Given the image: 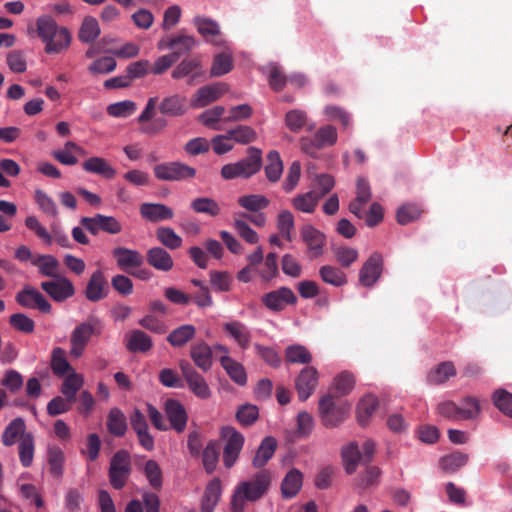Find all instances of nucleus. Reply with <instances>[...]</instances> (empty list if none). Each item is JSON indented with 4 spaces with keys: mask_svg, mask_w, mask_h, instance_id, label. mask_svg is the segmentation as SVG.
<instances>
[{
    "mask_svg": "<svg viewBox=\"0 0 512 512\" xmlns=\"http://www.w3.org/2000/svg\"><path fill=\"white\" fill-rule=\"evenodd\" d=\"M271 480V472L262 469L249 480L238 483L231 499V512H244L246 502L260 500L268 492Z\"/></svg>",
    "mask_w": 512,
    "mask_h": 512,
    "instance_id": "1",
    "label": "nucleus"
},
{
    "mask_svg": "<svg viewBox=\"0 0 512 512\" xmlns=\"http://www.w3.org/2000/svg\"><path fill=\"white\" fill-rule=\"evenodd\" d=\"M36 30L39 38L45 43L44 50L48 54L60 53L70 46V31L66 27L58 26L49 15L40 16L36 20Z\"/></svg>",
    "mask_w": 512,
    "mask_h": 512,
    "instance_id": "2",
    "label": "nucleus"
},
{
    "mask_svg": "<svg viewBox=\"0 0 512 512\" xmlns=\"http://www.w3.org/2000/svg\"><path fill=\"white\" fill-rule=\"evenodd\" d=\"M104 328L103 321L94 315H89L86 321L77 325L70 336V355L80 357L92 336H100Z\"/></svg>",
    "mask_w": 512,
    "mask_h": 512,
    "instance_id": "3",
    "label": "nucleus"
},
{
    "mask_svg": "<svg viewBox=\"0 0 512 512\" xmlns=\"http://www.w3.org/2000/svg\"><path fill=\"white\" fill-rule=\"evenodd\" d=\"M262 165V151L256 147L248 148V156L235 163H229L221 168V176L225 180L250 178L255 175Z\"/></svg>",
    "mask_w": 512,
    "mask_h": 512,
    "instance_id": "4",
    "label": "nucleus"
},
{
    "mask_svg": "<svg viewBox=\"0 0 512 512\" xmlns=\"http://www.w3.org/2000/svg\"><path fill=\"white\" fill-rule=\"evenodd\" d=\"M132 472L131 457L127 450H118L110 460L108 477L111 486L121 490L127 484Z\"/></svg>",
    "mask_w": 512,
    "mask_h": 512,
    "instance_id": "5",
    "label": "nucleus"
},
{
    "mask_svg": "<svg viewBox=\"0 0 512 512\" xmlns=\"http://www.w3.org/2000/svg\"><path fill=\"white\" fill-rule=\"evenodd\" d=\"M337 130L332 125L320 127L313 137H302L300 139L301 151L316 158L318 152L325 147L333 146L337 142Z\"/></svg>",
    "mask_w": 512,
    "mask_h": 512,
    "instance_id": "6",
    "label": "nucleus"
},
{
    "mask_svg": "<svg viewBox=\"0 0 512 512\" xmlns=\"http://www.w3.org/2000/svg\"><path fill=\"white\" fill-rule=\"evenodd\" d=\"M157 180L167 182L189 181L196 176V169L180 161H169L153 167Z\"/></svg>",
    "mask_w": 512,
    "mask_h": 512,
    "instance_id": "7",
    "label": "nucleus"
},
{
    "mask_svg": "<svg viewBox=\"0 0 512 512\" xmlns=\"http://www.w3.org/2000/svg\"><path fill=\"white\" fill-rule=\"evenodd\" d=\"M350 409L349 405H336L333 396L327 394L319 401V413L322 424L326 427H336L342 423Z\"/></svg>",
    "mask_w": 512,
    "mask_h": 512,
    "instance_id": "8",
    "label": "nucleus"
},
{
    "mask_svg": "<svg viewBox=\"0 0 512 512\" xmlns=\"http://www.w3.org/2000/svg\"><path fill=\"white\" fill-rule=\"evenodd\" d=\"M221 437L226 440L223 451V463L229 469L239 457L244 445V436L234 427L225 426L221 429Z\"/></svg>",
    "mask_w": 512,
    "mask_h": 512,
    "instance_id": "9",
    "label": "nucleus"
},
{
    "mask_svg": "<svg viewBox=\"0 0 512 512\" xmlns=\"http://www.w3.org/2000/svg\"><path fill=\"white\" fill-rule=\"evenodd\" d=\"M179 368L185 379L189 390L200 399H208L211 397V389L205 378L196 371L192 364L187 360L179 362Z\"/></svg>",
    "mask_w": 512,
    "mask_h": 512,
    "instance_id": "10",
    "label": "nucleus"
},
{
    "mask_svg": "<svg viewBox=\"0 0 512 512\" xmlns=\"http://www.w3.org/2000/svg\"><path fill=\"white\" fill-rule=\"evenodd\" d=\"M80 224L92 235H97L100 231L116 235L122 232L121 223L114 216L95 214L92 217H82Z\"/></svg>",
    "mask_w": 512,
    "mask_h": 512,
    "instance_id": "11",
    "label": "nucleus"
},
{
    "mask_svg": "<svg viewBox=\"0 0 512 512\" xmlns=\"http://www.w3.org/2000/svg\"><path fill=\"white\" fill-rule=\"evenodd\" d=\"M263 305L270 311L279 312L288 305L295 304L297 297L288 287H280L277 290L265 293L261 297Z\"/></svg>",
    "mask_w": 512,
    "mask_h": 512,
    "instance_id": "12",
    "label": "nucleus"
},
{
    "mask_svg": "<svg viewBox=\"0 0 512 512\" xmlns=\"http://www.w3.org/2000/svg\"><path fill=\"white\" fill-rule=\"evenodd\" d=\"M301 238L307 246V254L310 259H316L323 255L326 245V236L312 225H304L301 228Z\"/></svg>",
    "mask_w": 512,
    "mask_h": 512,
    "instance_id": "13",
    "label": "nucleus"
},
{
    "mask_svg": "<svg viewBox=\"0 0 512 512\" xmlns=\"http://www.w3.org/2000/svg\"><path fill=\"white\" fill-rule=\"evenodd\" d=\"M227 86L224 83H214L199 88L193 97L190 104L193 108H203L209 104L217 101L227 92Z\"/></svg>",
    "mask_w": 512,
    "mask_h": 512,
    "instance_id": "14",
    "label": "nucleus"
},
{
    "mask_svg": "<svg viewBox=\"0 0 512 512\" xmlns=\"http://www.w3.org/2000/svg\"><path fill=\"white\" fill-rule=\"evenodd\" d=\"M41 288L56 302H63L75 294L73 283L64 276L42 282Z\"/></svg>",
    "mask_w": 512,
    "mask_h": 512,
    "instance_id": "15",
    "label": "nucleus"
},
{
    "mask_svg": "<svg viewBox=\"0 0 512 512\" xmlns=\"http://www.w3.org/2000/svg\"><path fill=\"white\" fill-rule=\"evenodd\" d=\"M383 258L378 252H374L363 264L359 272V282L365 287L373 286L382 274Z\"/></svg>",
    "mask_w": 512,
    "mask_h": 512,
    "instance_id": "16",
    "label": "nucleus"
},
{
    "mask_svg": "<svg viewBox=\"0 0 512 512\" xmlns=\"http://www.w3.org/2000/svg\"><path fill=\"white\" fill-rule=\"evenodd\" d=\"M16 301L24 308H38L42 313H50L51 304L35 288L27 286L16 294Z\"/></svg>",
    "mask_w": 512,
    "mask_h": 512,
    "instance_id": "17",
    "label": "nucleus"
},
{
    "mask_svg": "<svg viewBox=\"0 0 512 512\" xmlns=\"http://www.w3.org/2000/svg\"><path fill=\"white\" fill-rule=\"evenodd\" d=\"M318 378V371L312 366H307L301 370L295 381V387L301 401H306L313 394L318 385Z\"/></svg>",
    "mask_w": 512,
    "mask_h": 512,
    "instance_id": "18",
    "label": "nucleus"
},
{
    "mask_svg": "<svg viewBox=\"0 0 512 512\" xmlns=\"http://www.w3.org/2000/svg\"><path fill=\"white\" fill-rule=\"evenodd\" d=\"M111 253L119 269L129 274L132 272V269L139 268L144 262L142 254L137 250L126 247H116Z\"/></svg>",
    "mask_w": 512,
    "mask_h": 512,
    "instance_id": "19",
    "label": "nucleus"
},
{
    "mask_svg": "<svg viewBox=\"0 0 512 512\" xmlns=\"http://www.w3.org/2000/svg\"><path fill=\"white\" fill-rule=\"evenodd\" d=\"M372 193L368 181L358 177L356 181V197L349 203V211L357 218L364 217L363 208L371 200Z\"/></svg>",
    "mask_w": 512,
    "mask_h": 512,
    "instance_id": "20",
    "label": "nucleus"
},
{
    "mask_svg": "<svg viewBox=\"0 0 512 512\" xmlns=\"http://www.w3.org/2000/svg\"><path fill=\"white\" fill-rule=\"evenodd\" d=\"M190 357L200 370L208 372L213 365L212 347L204 340L197 341L190 346Z\"/></svg>",
    "mask_w": 512,
    "mask_h": 512,
    "instance_id": "21",
    "label": "nucleus"
},
{
    "mask_svg": "<svg viewBox=\"0 0 512 512\" xmlns=\"http://www.w3.org/2000/svg\"><path fill=\"white\" fill-rule=\"evenodd\" d=\"M109 291L108 282L101 270L92 273L86 289L85 296L91 302H98L107 297Z\"/></svg>",
    "mask_w": 512,
    "mask_h": 512,
    "instance_id": "22",
    "label": "nucleus"
},
{
    "mask_svg": "<svg viewBox=\"0 0 512 512\" xmlns=\"http://www.w3.org/2000/svg\"><path fill=\"white\" fill-rule=\"evenodd\" d=\"M139 213L144 220L153 223L170 220L174 216L173 209L162 203H142Z\"/></svg>",
    "mask_w": 512,
    "mask_h": 512,
    "instance_id": "23",
    "label": "nucleus"
},
{
    "mask_svg": "<svg viewBox=\"0 0 512 512\" xmlns=\"http://www.w3.org/2000/svg\"><path fill=\"white\" fill-rule=\"evenodd\" d=\"M165 412L171 427L177 433L183 432L188 419L184 406L177 400L168 399L165 402Z\"/></svg>",
    "mask_w": 512,
    "mask_h": 512,
    "instance_id": "24",
    "label": "nucleus"
},
{
    "mask_svg": "<svg viewBox=\"0 0 512 512\" xmlns=\"http://www.w3.org/2000/svg\"><path fill=\"white\" fill-rule=\"evenodd\" d=\"M223 330L241 349L246 350L249 348L252 335L249 328L243 322L238 320L226 322L223 324Z\"/></svg>",
    "mask_w": 512,
    "mask_h": 512,
    "instance_id": "25",
    "label": "nucleus"
},
{
    "mask_svg": "<svg viewBox=\"0 0 512 512\" xmlns=\"http://www.w3.org/2000/svg\"><path fill=\"white\" fill-rule=\"evenodd\" d=\"M202 64L198 56L187 57L183 59L172 71L173 79H181L190 76L189 84H193L194 80L202 75Z\"/></svg>",
    "mask_w": 512,
    "mask_h": 512,
    "instance_id": "26",
    "label": "nucleus"
},
{
    "mask_svg": "<svg viewBox=\"0 0 512 512\" xmlns=\"http://www.w3.org/2000/svg\"><path fill=\"white\" fill-rule=\"evenodd\" d=\"M222 494V485L219 478L212 479L205 487L201 500V512H213Z\"/></svg>",
    "mask_w": 512,
    "mask_h": 512,
    "instance_id": "27",
    "label": "nucleus"
},
{
    "mask_svg": "<svg viewBox=\"0 0 512 512\" xmlns=\"http://www.w3.org/2000/svg\"><path fill=\"white\" fill-rule=\"evenodd\" d=\"M82 168L88 173L102 176L105 179H113L116 176V170L112 165L102 157H90L82 163Z\"/></svg>",
    "mask_w": 512,
    "mask_h": 512,
    "instance_id": "28",
    "label": "nucleus"
},
{
    "mask_svg": "<svg viewBox=\"0 0 512 512\" xmlns=\"http://www.w3.org/2000/svg\"><path fill=\"white\" fill-rule=\"evenodd\" d=\"M219 362L230 379L239 386L247 384V373L244 366L230 356H221Z\"/></svg>",
    "mask_w": 512,
    "mask_h": 512,
    "instance_id": "29",
    "label": "nucleus"
},
{
    "mask_svg": "<svg viewBox=\"0 0 512 512\" xmlns=\"http://www.w3.org/2000/svg\"><path fill=\"white\" fill-rule=\"evenodd\" d=\"M28 433L29 432H26L25 421L21 417H17L13 419L4 429L1 435V442L4 446L10 447L17 441L20 442V439H22L23 436L27 435Z\"/></svg>",
    "mask_w": 512,
    "mask_h": 512,
    "instance_id": "30",
    "label": "nucleus"
},
{
    "mask_svg": "<svg viewBox=\"0 0 512 512\" xmlns=\"http://www.w3.org/2000/svg\"><path fill=\"white\" fill-rule=\"evenodd\" d=\"M32 264L38 267L39 273L45 277L57 279L62 277L59 274L60 263L58 259L50 254H41L34 257Z\"/></svg>",
    "mask_w": 512,
    "mask_h": 512,
    "instance_id": "31",
    "label": "nucleus"
},
{
    "mask_svg": "<svg viewBox=\"0 0 512 512\" xmlns=\"http://www.w3.org/2000/svg\"><path fill=\"white\" fill-rule=\"evenodd\" d=\"M106 426L111 435L123 437L128 429L127 418L118 407H113L108 412Z\"/></svg>",
    "mask_w": 512,
    "mask_h": 512,
    "instance_id": "32",
    "label": "nucleus"
},
{
    "mask_svg": "<svg viewBox=\"0 0 512 512\" xmlns=\"http://www.w3.org/2000/svg\"><path fill=\"white\" fill-rule=\"evenodd\" d=\"M147 262L150 266L160 271H169L174 262L171 255L161 247H153L147 251Z\"/></svg>",
    "mask_w": 512,
    "mask_h": 512,
    "instance_id": "33",
    "label": "nucleus"
},
{
    "mask_svg": "<svg viewBox=\"0 0 512 512\" xmlns=\"http://www.w3.org/2000/svg\"><path fill=\"white\" fill-rule=\"evenodd\" d=\"M277 448L276 439L272 436L265 437L260 446L258 447L256 454L252 460V465L255 468L264 467L268 461L273 457Z\"/></svg>",
    "mask_w": 512,
    "mask_h": 512,
    "instance_id": "34",
    "label": "nucleus"
},
{
    "mask_svg": "<svg viewBox=\"0 0 512 512\" xmlns=\"http://www.w3.org/2000/svg\"><path fill=\"white\" fill-rule=\"evenodd\" d=\"M303 483V475L298 469H291L281 483V493L286 499L295 497Z\"/></svg>",
    "mask_w": 512,
    "mask_h": 512,
    "instance_id": "35",
    "label": "nucleus"
},
{
    "mask_svg": "<svg viewBox=\"0 0 512 512\" xmlns=\"http://www.w3.org/2000/svg\"><path fill=\"white\" fill-rule=\"evenodd\" d=\"M196 332V327L192 324L181 325L169 333L167 341L171 346L180 348L190 342L195 337Z\"/></svg>",
    "mask_w": 512,
    "mask_h": 512,
    "instance_id": "36",
    "label": "nucleus"
},
{
    "mask_svg": "<svg viewBox=\"0 0 512 512\" xmlns=\"http://www.w3.org/2000/svg\"><path fill=\"white\" fill-rule=\"evenodd\" d=\"M319 276L324 283L334 287H342L348 282L346 273L341 268L333 265L321 266Z\"/></svg>",
    "mask_w": 512,
    "mask_h": 512,
    "instance_id": "37",
    "label": "nucleus"
},
{
    "mask_svg": "<svg viewBox=\"0 0 512 512\" xmlns=\"http://www.w3.org/2000/svg\"><path fill=\"white\" fill-rule=\"evenodd\" d=\"M378 399L373 395H365L357 405V420L364 427L366 426L376 409L378 408Z\"/></svg>",
    "mask_w": 512,
    "mask_h": 512,
    "instance_id": "38",
    "label": "nucleus"
},
{
    "mask_svg": "<svg viewBox=\"0 0 512 512\" xmlns=\"http://www.w3.org/2000/svg\"><path fill=\"white\" fill-rule=\"evenodd\" d=\"M159 111L168 116H180L186 112V98L178 94L166 97L159 105Z\"/></svg>",
    "mask_w": 512,
    "mask_h": 512,
    "instance_id": "39",
    "label": "nucleus"
},
{
    "mask_svg": "<svg viewBox=\"0 0 512 512\" xmlns=\"http://www.w3.org/2000/svg\"><path fill=\"white\" fill-rule=\"evenodd\" d=\"M196 44L197 41L193 36L179 34L173 36V39L169 45L170 49L172 50V54L177 60H179L181 56L191 52L195 48Z\"/></svg>",
    "mask_w": 512,
    "mask_h": 512,
    "instance_id": "40",
    "label": "nucleus"
},
{
    "mask_svg": "<svg viewBox=\"0 0 512 512\" xmlns=\"http://www.w3.org/2000/svg\"><path fill=\"white\" fill-rule=\"evenodd\" d=\"M51 369L54 375L62 377L74 372L73 367L66 359V352L63 348L55 347L51 353Z\"/></svg>",
    "mask_w": 512,
    "mask_h": 512,
    "instance_id": "41",
    "label": "nucleus"
},
{
    "mask_svg": "<svg viewBox=\"0 0 512 512\" xmlns=\"http://www.w3.org/2000/svg\"><path fill=\"white\" fill-rule=\"evenodd\" d=\"M456 375V369L452 362L446 361L437 365L427 376L430 384L439 385L445 383L451 377Z\"/></svg>",
    "mask_w": 512,
    "mask_h": 512,
    "instance_id": "42",
    "label": "nucleus"
},
{
    "mask_svg": "<svg viewBox=\"0 0 512 512\" xmlns=\"http://www.w3.org/2000/svg\"><path fill=\"white\" fill-rule=\"evenodd\" d=\"M152 345V339L149 335L141 330H134L128 338L126 347L130 352L136 353L147 352L152 348Z\"/></svg>",
    "mask_w": 512,
    "mask_h": 512,
    "instance_id": "43",
    "label": "nucleus"
},
{
    "mask_svg": "<svg viewBox=\"0 0 512 512\" xmlns=\"http://www.w3.org/2000/svg\"><path fill=\"white\" fill-rule=\"evenodd\" d=\"M35 451L34 436L32 433L24 435L18 445L19 460L23 467L28 468L33 463Z\"/></svg>",
    "mask_w": 512,
    "mask_h": 512,
    "instance_id": "44",
    "label": "nucleus"
},
{
    "mask_svg": "<svg viewBox=\"0 0 512 512\" xmlns=\"http://www.w3.org/2000/svg\"><path fill=\"white\" fill-rule=\"evenodd\" d=\"M83 384V376L76 372H72L64 379L61 386V392L66 398H68V401L75 402L77 392L82 388Z\"/></svg>",
    "mask_w": 512,
    "mask_h": 512,
    "instance_id": "45",
    "label": "nucleus"
},
{
    "mask_svg": "<svg viewBox=\"0 0 512 512\" xmlns=\"http://www.w3.org/2000/svg\"><path fill=\"white\" fill-rule=\"evenodd\" d=\"M240 207L250 212H259L266 209L270 205V200L261 194H249L238 198Z\"/></svg>",
    "mask_w": 512,
    "mask_h": 512,
    "instance_id": "46",
    "label": "nucleus"
},
{
    "mask_svg": "<svg viewBox=\"0 0 512 512\" xmlns=\"http://www.w3.org/2000/svg\"><path fill=\"white\" fill-rule=\"evenodd\" d=\"M285 360L291 364H310L312 362V354L303 345H290L285 350Z\"/></svg>",
    "mask_w": 512,
    "mask_h": 512,
    "instance_id": "47",
    "label": "nucleus"
},
{
    "mask_svg": "<svg viewBox=\"0 0 512 512\" xmlns=\"http://www.w3.org/2000/svg\"><path fill=\"white\" fill-rule=\"evenodd\" d=\"M233 68V58L230 53L222 52L214 56L210 75L211 77H220L229 73Z\"/></svg>",
    "mask_w": 512,
    "mask_h": 512,
    "instance_id": "48",
    "label": "nucleus"
},
{
    "mask_svg": "<svg viewBox=\"0 0 512 512\" xmlns=\"http://www.w3.org/2000/svg\"><path fill=\"white\" fill-rule=\"evenodd\" d=\"M268 164L265 166V175L270 182H277L283 172V163L280 154L272 150L267 154Z\"/></svg>",
    "mask_w": 512,
    "mask_h": 512,
    "instance_id": "49",
    "label": "nucleus"
},
{
    "mask_svg": "<svg viewBox=\"0 0 512 512\" xmlns=\"http://www.w3.org/2000/svg\"><path fill=\"white\" fill-rule=\"evenodd\" d=\"M468 459L469 457L467 454L455 451L440 459V467L447 473H454L459 468L466 465Z\"/></svg>",
    "mask_w": 512,
    "mask_h": 512,
    "instance_id": "50",
    "label": "nucleus"
},
{
    "mask_svg": "<svg viewBox=\"0 0 512 512\" xmlns=\"http://www.w3.org/2000/svg\"><path fill=\"white\" fill-rule=\"evenodd\" d=\"M460 408V419L463 420H474L481 413V406L477 398L473 396L464 397L458 404Z\"/></svg>",
    "mask_w": 512,
    "mask_h": 512,
    "instance_id": "51",
    "label": "nucleus"
},
{
    "mask_svg": "<svg viewBox=\"0 0 512 512\" xmlns=\"http://www.w3.org/2000/svg\"><path fill=\"white\" fill-rule=\"evenodd\" d=\"M191 209L196 213L207 214L211 217L218 216L221 212L219 204L212 198L199 197L191 201Z\"/></svg>",
    "mask_w": 512,
    "mask_h": 512,
    "instance_id": "52",
    "label": "nucleus"
},
{
    "mask_svg": "<svg viewBox=\"0 0 512 512\" xmlns=\"http://www.w3.org/2000/svg\"><path fill=\"white\" fill-rule=\"evenodd\" d=\"M99 35L98 21L92 16L85 17L79 30V40L84 43H92Z\"/></svg>",
    "mask_w": 512,
    "mask_h": 512,
    "instance_id": "53",
    "label": "nucleus"
},
{
    "mask_svg": "<svg viewBox=\"0 0 512 512\" xmlns=\"http://www.w3.org/2000/svg\"><path fill=\"white\" fill-rule=\"evenodd\" d=\"M345 470L348 474L356 471L358 463L362 460V453L356 443H350L342 451Z\"/></svg>",
    "mask_w": 512,
    "mask_h": 512,
    "instance_id": "54",
    "label": "nucleus"
},
{
    "mask_svg": "<svg viewBox=\"0 0 512 512\" xmlns=\"http://www.w3.org/2000/svg\"><path fill=\"white\" fill-rule=\"evenodd\" d=\"M65 462L64 452L57 446L48 449V465L51 475L60 478L63 475V466Z\"/></svg>",
    "mask_w": 512,
    "mask_h": 512,
    "instance_id": "55",
    "label": "nucleus"
},
{
    "mask_svg": "<svg viewBox=\"0 0 512 512\" xmlns=\"http://www.w3.org/2000/svg\"><path fill=\"white\" fill-rule=\"evenodd\" d=\"M285 125L293 133L300 132L308 125L307 113L300 109H293L285 115Z\"/></svg>",
    "mask_w": 512,
    "mask_h": 512,
    "instance_id": "56",
    "label": "nucleus"
},
{
    "mask_svg": "<svg viewBox=\"0 0 512 512\" xmlns=\"http://www.w3.org/2000/svg\"><path fill=\"white\" fill-rule=\"evenodd\" d=\"M219 459V445L216 441L211 440L202 453V462L205 471L211 474L216 469V465Z\"/></svg>",
    "mask_w": 512,
    "mask_h": 512,
    "instance_id": "57",
    "label": "nucleus"
},
{
    "mask_svg": "<svg viewBox=\"0 0 512 512\" xmlns=\"http://www.w3.org/2000/svg\"><path fill=\"white\" fill-rule=\"evenodd\" d=\"M321 197L314 191L298 195L293 200L294 207L304 213H313Z\"/></svg>",
    "mask_w": 512,
    "mask_h": 512,
    "instance_id": "58",
    "label": "nucleus"
},
{
    "mask_svg": "<svg viewBox=\"0 0 512 512\" xmlns=\"http://www.w3.org/2000/svg\"><path fill=\"white\" fill-rule=\"evenodd\" d=\"M227 137L232 138L235 142L246 145L252 143L257 138L256 131L247 125H239L227 132Z\"/></svg>",
    "mask_w": 512,
    "mask_h": 512,
    "instance_id": "59",
    "label": "nucleus"
},
{
    "mask_svg": "<svg viewBox=\"0 0 512 512\" xmlns=\"http://www.w3.org/2000/svg\"><path fill=\"white\" fill-rule=\"evenodd\" d=\"M158 241L169 249H177L182 245V238L170 227H159L156 230Z\"/></svg>",
    "mask_w": 512,
    "mask_h": 512,
    "instance_id": "60",
    "label": "nucleus"
},
{
    "mask_svg": "<svg viewBox=\"0 0 512 512\" xmlns=\"http://www.w3.org/2000/svg\"><path fill=\"white\" fill-rule=\"evenodd\" d=\"M144 474L150 484L155 490H160L163 483L162 470L155 460H148L144 466Z\"/></svg>",
    "mask_w": 512,
    "mask_h": 512,
    "instance_id": "61",
    "label": "nucleus"
},
{
    "mask_svg": "<svg viewBox=\"0 0 512 512\" xmlns=\"http://www.w3.org/2000/svg\"><path fill=\"white\" fill-rule=\"evenodd\" d=\"M333 252L337 263L342 268H349L359 256L356 249L347 246L336 247Z\"/></svg>",
    "mask_w": 512,
    "mask_h": 512,
    "instance_id": "62",
    "label": "nucleus"
},
{
    "mask_svg": "<svg viewBox=\"0 0 512 512\" xmlns=\"http://www.w3.org/2000/svg\"><path fill=\"white\" fill-rule=\"evenodd\" d=\"M34 199L39 209L43 213L51 217H56L58 215L56 203L47 193L40 189H37L35 191Z\"/></svg>",
    "mask_w": 512,
    "mask_h": 512,
    "instance_id": "63",
    "label": "nucleus"
},
{
    "mask_svg": "<svg viewBox=\"0 0 512 512\" xmlns=\"http://www.w3.org/2000/svg\"><path fill=\"white\" fill-rule=\"evenodd\" d=\"M492 400L502 413L512 418V393L498 389L493 393Z\"/></svg>",
    "mask_w": 512,
    "mask_h": 512,
    "instance_id": "64",
    "label": "nucleus"
}]
</instances>
